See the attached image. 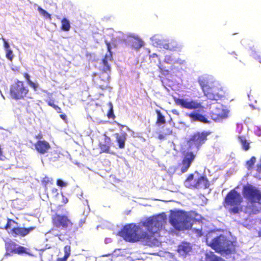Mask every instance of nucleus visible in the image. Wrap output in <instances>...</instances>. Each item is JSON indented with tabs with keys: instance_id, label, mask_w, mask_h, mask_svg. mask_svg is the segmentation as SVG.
Listing matches in <instances>:
<instances>
[{
	"instance_id": "1",
	"label": "nucleus",
	"mask_w": 261,
	"mask_h": 261,
	"mask_svg": "<svg viewBox=\"0 0 261 261\" xmlns=\"http://www.w3.org/2000/svg\"><path fill=\"white\" fill-rule=\"evenodd\" d=\"M166 219L162 216L150 217L142 222V226L151 234L143 231L138 225L134 223L124 225L118 232V235L125 241L130 243L142 242L145 245L152 246L156 239L153 234L159 232L166 223Z\"/></svg>"
},
{
	"instance_id": "2",
	"label": "nucleus",
	"mask_w": 261,
	"mask_h": 261,
	"mask_svg": "<svg viewBox=\"0 0 261 261\" xmlns=\"http://www.w3.org/2000/svg\"><path fill=\"white\" fill-rule=\"evenodd\" d=\"M198 82L204 95L210 100H218L224 95V91L220 84L209 76L198 78Z\"/></svg>"
},
{
	"instance_id": "3",
	"label": "nucleus",
	"mask_w": 261,
	"mask_h": 261,
	"mask_svg": "<svg viewBox=\"0 0 261 261\" xmlns=\"http://www.w3.org/2000/svg\"><path fill=\"white\" fill-rule=\"evenodd\" d=\"M106 43L109 54L105 55L102 59V70L100 73L99 79L96 83L97 87L101 90H105L109 87L110 80V72L111 71V66L108 63V61H112L113 60L111 44L108 41H106Z\"/></svg>"
},
{
	"instance_id": "4",
	"label": "nucleus",
	"mask_w": 261,
	"mask_h": 261,
	"mask_svg": "<svg viewBox=\"0 0 261 261\" xmlns=\"http://www.w3.org/2000/svg\"><path fill=\"white\" fill-rule=\"evenodd\" d=\"M208 245L216 252L226 254H232L236 250L234 242L223 234L214 238Z\"/></svg>"
},
{
	"instance_id": "5",
	"label": "nucleus",
	"mask_w": 261,
	"mask_h": 261,
	"mask_svg": "<svg viewBox=\"0 0 261 261\" xmlns=\"http://www.w3.org/2000/svg\"><path fill=\"white\" fill-rule=\"evenodd\" d=\"M191 219V217L186 212L182 211L171 213L169 217L170 223L178 230L190 229L192 227Z\"/></svg>"
},
{
	"instance_id": "6",
	"label": "nucleus",
	"mask_w": 261,
	"mask_h": 261,
	"mask_svg": "<svg viewBox=\"0 0 261 261\" xmlns=\"http://www.w3.org/2000/svg\"><path fill=\"white\" fill-rule=\"evenodd\" d=\"M242 202L243 198L241 194L233 189L226 194L223 205L225 208L230 207L228 211L230 214H236L242 210L241 204Z\"/></svg>"
},
{
	"instance_id": "7",
	"label": "nucleus",
	"mask_w": 261,
	"mask_h": 261,
	"mask_svg": "<svg viewBox=\"0 0 261 261\" xmlns=\"http://www.w3.org/2000/svg\"><path fill=\"white\" fill-rule=\"evenodd\" d=\"M211 134L210 131L196 132L191 135L187 141L189 149L196 148L197 150L205 143L207 137Z\"/></svg>"
},
{
	"instance_id": "8",
	"label": "nucleus",
	"mask_w": 261,
	"mask_h": 261,
	"mask_svg": "<svg viewBox=\"0 0 261 261\" xmlns=\"http://www.w3.org/2000/svg\"><path fill=\"white\" fill-rule=\"evenodd\" d=\"M29 92V89L25 83L18 80L11 85L10 87V95L15 100L23 99Z\"/></svg>"
},
{
	"instance_id": "9",
	"label": "nucleus",
	"mask_w": 261,
	"mask_h": 261,
	"mask_svg": "<svg viewBox=\"0 0 261 261\" xmlns=\"http://www.w3.org/2000/svg\"><path fill=\"white\" fill-rule=\"evenodd\" d=\"M243 194L250 203L261 204V191L256 187L252 185L244 186Z\"/></svg>"
},
{
	"instance_id": "10",
	"label": "nucleus",
	"mask_w": 261,
	"mask_h": 261,
	"mask_svg": "<svg viewBox=\"0 0 261 261\" xmlns=\"http://www.w3.org/2000/svg\"><path fill=\"white\" fill-rule=\"evenodd\" d=\"M185 184L189 188H201L206 189L210 186L209 181L203 176H200L197 178H194L193 174H190L185 180Z\"/></svg>"
},
{
	"instance_id": "11",
	"label": "nucleus",
	"mask_w": 261,
	"mask_h": 261,
	"mask_svg": "<svg viewBox=\"0 0 261 261\" xmlns=\"http://www.w3.org/2000/svg\"><path fill=\"white\" fill-rule=\"evenodd\" d=\"M51 223L54 227L64 230L70 229L73 225L71 220L65 215L55 214L51 218Z\"/></svg>"
},
{
	"instance_id": "12",
	"label": "nucleus",
	"mask_w": 261,
	"mask_h": 261,
	"mask_svg": "<svg viewBox=\"0 0 261 261\" xmlns=\"http://www.w3.org/2000/svg\"><path fill=\"white\" fill-rule=\"evenodd\" d=\"M5 249L7 252L9 253H13L18 255H32L31 253V250L29 248L19 245L12 241H9L5 243Z\"/></svg>"
},
{
	"instance_id": "13",
	"label": "nucleus",
	"mask_w": 261,
	"mask_h": 261,
	"mask_svg": "<svg viewBox=\"0 0 261 261\" xmlns=\"http://www.w3.org/2000/svg\"><path fill=\"white\" fill-rule=\"evenodd\" d=\"M174 101L176 105L189 110L203 109L204 108L200 102L196 100L176 98H174Z\"/></svg>"
},
{
	"instance_id": "14",
	"label": "nucleus",
	"mask_w": 261,
	"mask_h": 261,
	"mask_svg": "<svg viewBox=\"0 0 261 261\" xmlns=\"http://www.w3.org/2000/svg\"><path fill=\"white\" fill-rule=\"evenodd\" d=\"M195 157L196 154L192 151H188L184 154L181 162L178 164V167L182 173L188 171Z\"/></svg>"
},
{
	"instance_id": "15",
	"label": "nucleus",
	"mask_w": 261,
	"mask_h": 261,
	"mask_svg": "<svg viewBox=\"0 0 261 261\" xmlns=\"http://www.w3.org/2000/svg\"><path fill=\"white\" fill-rule=\"evenodd\" d=\"M35 228V226H30L28 228L15 227L11 230L10 233L15 238L17 237H24Z\"/></svg>"
},
{
	"instance_id": "16",
	"label": "nucleus",
	"mask_w": 261,
	"mask_h": 261,
	"mask_svg": "<svg viewBox=\"0 0 261 261\" xmlns=\"http://www.w3.org/2000/svg\"><path fill=\"white\" fill-rule=\"evenodd\" d=\"M34 146L36 151L42 154L47 153L51 148L50 144L44 140L37 141Z\"/></svg>"
},
{
	"instance_id": "17",
	"label": "nucleus",
	"mask_w": 261,
	"mask_h": 261,
	"mask_svg": "<svg viewBox=\"0 0 261 261\" xmlns=\"http://www.w3.org/2000/svg\"><path fill=\"white\" fill-rule=\"evenodd\" d=\"M192 122H200L203 123H208L210 121L208 120L205 115H202L196 111H192V112L187 114Z\"/></svg>"
},
{
	"instance_id": "18",
	"label": "nucleus",
	"mask_w": 261,
	"mask_h": 261,
	"mask_svg": "<svg viewBox=\"0 0 261 261\" xmlns=\"http://www.w3.org/2000/svg\"><path fill=\"white\" fill-rule=\"evenodd\" d=\"M191 250L192 246L190 243L186 242H182L179 244L177 249L179 254L184 257H186Z\"/></svg>"
},
{
	"instance_id": "19",
	"label": "nucleus",
	"mask_w": 261,
	"mask_h": 261,
	"mask_svg": "<svg viewBox=\"0 0 261 261\" xmlns=\"http://www.w3.org/2000/svg\"><path fill=\"white\" fill-rule=\"evenodd\" d=\"M114 136L116 138V142L118 144V147L120 149L124 148L127 137V133L126 132H122L121 134L117 133L114 134Z\"/></svg>"
},
{
	"instance_id": "20",
	"label": "nucleus",
	"mask_w": 261,
	"mask_h": 261,
	"mask_svg": "<svg viewBox=\"0 0 261 261\" xmlns=\"http://www.w3.org/2000/svg\"><path fill=\"white\" fill-rule=\"evenodd\" d=\"M129 43L130 48L136 50L139 49L144 45L143 41L138 37H133L129 41Z\"/></svg>"
},
{
	"instance_id": "21",
	"label": "nucleus",
	"mask_w": 261,
	"mask_h": 261,
	"mask_svg": "<svg viewBox=\"0 0 261 261\" xmlns=\"http://www.w3.org/2000/svg\"><path fill=\"white\" fill-rule=\"evenodd\" d=\"M110 143L111 139L109 137H106L105 140V143H100L99 147L100 150V153H110Z\"/></svg>"
},
{
	"instance_id": "22",
	"label": "nucleus",
	"mask_w": 261,
	"mask_h": 261,
	"mask_svg": "<svg viewBox=\"0 0 261 261\" xmlns=\"http://www.w3.org/2000/svg\"><path fill=\"white\" fill-rule=\"evenodd\" d=\"M238 140L245 151H247L250 148V142L247 140L244 136H239Z\"/></svg>"
},
{
	"instance_id": "23",
	"label": "nucleus",
	"mask_w": 261,
	"mask_h": 261,
	"mask_svg": "<svg viewBox=\"0 0 261 261\" xmlns=\"http://www.w3.org/2000/svg\"><path fill=\"white\" fill-rule=\"evenodd\" d=\"M64 255L62 258H58L56 261H67L71 254L70 245H66L64 248Z\"/></svg>"
},
{
	"instance_id": "24",
	"label": "nucleus",
	"mask_w": 261,
	"mask_h": 261,
	"mask_svg": "<svg viewBox=\"0 0 261 261\" xmlns=\"http://www.w3.org/2000/svg\"><path fill=\"white\" fill-rule=\"evenodd\" d=\"M155 112L157 115L155 124L159 126L165 124L166 123V119L165 116L161 113V111L159 110H156Z\"/></svg>"
},
{
	"instance_id": "25",
	"label": "nucleus",
	"mask_w": 261,
	"mask_h": 261,
	"mask_svg": "<svg viewBox=\"0 0 261 261\" xmlns=\"http://www.w3.org/2000/svg\"><path fill=\"white\" fill-rule=\"evenodd\" d=\"M61 29L62 30L66 32H67L70 30L71 26L69 20L68 19L66 18H63L61 20Z\"/></svg>"
},
{
	"instance_id": "26",
	"label": "nucleus",
	"mask_w": 261,
	"mask_h": 261,
	"mask_svg": "<svg viewBox=\"0 0 261 261\" xmlns=\"http://www.w3.org/2000/svg\"><path fill=\"white\" fill-rule=\"evenodd\" d=\"M206 261H225L222 257L217 256L213 252L206 255Z\"/></svg>"
},
{
	"instance_id": "27",
	"label": "nucleus",
	"mask_w": 261,
	"mask_h": 261,
	"mask_svg": "<svg viewBox=\"0 0 261 261\" xmlns=\"http://www.w3.org/2000/svg\"><path fill=\"white\" fill-rule=\"evenodd\" d=\"M38 10L40 14L42 15L45 19H48L49 20H51V15L49 14L46 11L40 7L38 8Z\"/></svg>"
},
{
	"instance_id": "28",
	"label": "nucleus",
	"mask_w": 261,
	"mask_h": 261,
	"mask_svg": "<svg viewBox=\"0 0 261 261\" xmlns=\"http://www.w3.org/2000/svg\"><path fill=\"white\" fill-rule=\"evenodd\" d=\"M109 110L107 113V116L109 119H114L116 117L113 110V106L111 102L109 103Z\"/></svg>"
},
{
	"instance_id": "29",
	"label": "nucleus",
	"mask_w": 261,
	"mask_h": 261,
	"mask_svg": "<svg viewBox=\"0 0 261 261\" xmlns=\"http://www.w3.org/2000/svg\"><path fill=\"white\" fill-rule=\"evenodd\" d=\"M52 179H50L49 177H47V176H45L44 177H43L41 180V183H42V185H43V186L45 188H47V186L48 184H51L52 182Z\"/></svg>"
},
{
	"instance_id": "30",
	"label": "nucleus",
	"mask_w": 261,
	"mask_h": 261,
	"mask_svg": "<svg viewBox=\"0 0 261 261\" xmlns=\"http://www.w3.org/2000/svg\"><path fill=\"white\" fill-rule=\"evenodd\" d=\"M159 68L160 69V72H161L164 75H168L169 73V70L168 68H167L166 67L164 66V65L160 63L159 65Z\"/></svg>"
},
{
	"instance_id": "31",
	"label": "nucleus",
	"mask_w": 261,
	"mask_h": 261,
	"mask_svg": "<svg viewBox=\"0 0 261 261\" xmlns=\"http://www.w3.org/2000/svg\"><path fill=\"white\" fill-rule=\"evenodd\" d=\"M15 223H16V222L14 220L8 218L7 222L5 226L3 228L7 230L10 228L11 226Z\"/></svg>"
},
{
	"instance_id": "32",
	"label": "nucleus",
	"mask_w": 261,
	"mask_h": 261,
	"mask_svg": "<svg viewBox=\"0 0 261 261\" xmlns=\"http://www.w3.org/2000/svg\"><path fill=\"white\" fill-rule=\"evenodd\" d=\"M255 158L254 156H252L250 159L247 162V165L248 166V168H251L255 162Z\"/></svg>"
},
{
	"instance_id": "33",
	"label": "nucleus",
	"mask_w": 261,
	"mask_h": 261,
	"mask_svg": "<svg viewBox=\"0 0 261 261\" xmlns=\"http://www.w3.org/2000/svg\"><path fill=\"white\" fill-rule=\"evenodd\" d=\"M6 57L10 61H12L13 57V52L11 49L6 50Z\"/></svg>"
},
{
	"instance_id": "34",
	"label": "nucleus",
	"mask_w": 261,
	"mask_h": 261,
	"mask_svg": "<svg viewBox=\"0 0 261 261\" xmlns=\"http://www.w3.org/2000/svg\"><path fill=\"white\" fill-rule=\"evenodd\" d=\"M56 230V229L51 228L50 230V232H51L53 234H54L55 236L57 237L59 240H63L61 238L62 234L61 233H55L54 232Z\"/></svg>"
},
{
	"instance_id": "35",
	"label": "nucleus",
	"mask_w": 261,
	"mask_h": 261,
	"mask_svg": "<svg viewBox=\"0 0 261 261\" xmlns=\"http://www.w3.org/2000/svg\"><path fill=\"white\" fill-rule=\"evenodd\" d=\"M29 85L32 87L33 88V89L35 90V91H36L38 87V84H37V83H34L33 82H32V81H30V83H28Z\"/></svg>"
},
{
	"instance_id": "36",
	"label": "nucleus",
	"mask_w": 261,
	"mask_h": 261,
	"mask_svg": "<svg viewBox=\"0 0 261 261\" xmlns=\"http://www.w3.org/2000/svg\"><path fill=\"white\" fill-rule=\"evenodd\" d=\"M6 159V156L3 152V149L0 145V161H3Z\"/></svg>"
},
{
	"instance_id": "37",
	"label": "nucleus",
	"mask_w": 261,
	"mask_h": 261,
	"mask_svg": "<svg viewBox=\"0 0 261 261\" xmlns=\"http://www.w3.org/2000/svg\"><path fill=\"white\" fill-rule=\"evenodd\" d=\"M57 184L58 186L60 187H65L66 185V184L64 182L63 180L58 179L57 180Z\"/></svg>"
},
{
	"instance_id": "38",
	"label": "nucleus",
	"mask_w": 261,
	"mask_h": 261,
	"mask_svg": "<svg viewBox=\"0 0 261 261\" xmlns=\"http://www.w3.org/2000/svg\"><path fill=\"white\" fill-rule=\"evenodd\" d=\"M3 40L4 41V46L5 48L6 49V50H7L10 49L9 43L7 41H6V40L4 38H3Z\"/></svg>"
},
{
	"instance_id": "39",
	"label": "nucleus",
	"mask_w": 261,
	"mask_h": 261,
	"mask_svg": "<svg viewBox=\"0 0 261 261\" xmlns=\"http://www.w3.org/2000/svg\"><path fill=\"white\" fill-rule=\"evenodd\" d=\"M23 75L24 77L27 80L28 83H30V81H31V80H30V76L29 75V74L28 73H26V72L24 73Z\"/></svg>"
},
{
	"instance_id": "40",
	"label": "nucleus",
	"mask_w": 261,
	"mask_h": 261,
	"mask_svg": "<svg viewBox=\"0 0 261 261\" xmlns=\"http://www.w3.org/2000/svg\"><path fill=\"white\" fill-rule=\"evenodd\" d=\"M43 135L42 134V133L40 132L37 135H36L35 136V138L36 139H38V140H41V139L43 138Z\"/></svg>"
},
{
	"instance_id": "41",
	"label": "nucleus",
	"mask_w": 261,
	"mask_h": 261,
	"mask_svg": "<svg viewBox=\"0 0 261 261\" xmlns=\"http://www.w3.org/2000/svg\"><path fill=\"white\" fill-rule=\"evenodd\" d=\"M53 108L55 109L58 113H61L62 112L61 108L56 105Z\"/></svg>"
},
{
	"instance_id": "42",
	"label": "nucleus",
	"mask_w": 261,
	"mask_h": 261,
	"mask_svg": "<svg viewBox=\"0 0 261 261\" xmlns=\"http://www.w3.org/2000/svg\"><path fill=\"white\" fill-rule=\"evenodd\" d=\"M47 105L51 107H53L55 105L54 104V101L52 99H49L47 101Z\"/></svg>"
},
{
	"instance_id": "43",
	"label": "nucleus",
	"mask_w": 261,
	"mask_h": 261,
	"mask_svg": "<svg viewBox=\"0 0 261 261\" xmlns=\"http://www.w3.org/2000/svg\"><path fill=\"white\" fill-rule=\"evenodd\" d=\"M62 203L64 204H66L68 201V199L65 196H64L63 195H62Z\"/></svg>"
},
{
	"instance_id": "44",
	"label": "nucleus",
	"mask_w": 261,
	"mask_h": 261,
	"mask_svg": "<svg viewBox=\"0 0 261 261\" xmlns=\"http://www.w3.org/2000/svg\"><path fill=\"white\" fill-rule=\"evenodd\" d=\"M60 117L64 121L67 120V116L65 114H60Z\"/></svg>"
},
{
	"instance_id": "45",
	"label": "nucleus",
	"mask_w": 261,
	"mask_h": 261,
	"mask_svg": "<svg viewBox=\"0 0 261 261\" xmlns=\"http://www.w3.org/2000/svg\"><path fill=\"white\" fill-rule=\"evenodd\" d=\"M195 232L198 234V236H201L202 235V231L201 229H195Z\"/></svg>"
},
{
	"instance_id": "46",
	"label": "nucleus",
	"mask_w": 261,
	"mask_h": 261,
	"mask_svg": "<svg viewBox=\"0 0 261 261\" xmlns=\"http://www.w3.org/2000/svg\"><path fill=\"white\" fill-rule=\"evenodd\" d=\"M172 133V132L170 129H168L167 130V132L165 133L166 135H171Z\"/></svg>"
},
{
	"instance_id": "47",
	"label": "nucleus",
	"mask_w": 261,
	"mask_h": 261,
	"mask_svg": "<svg viewBox=\"0 0 261 261\" xmlns=\"http://www.w3.org/2000/svg\"><path fill=\"white\" fill-rule=\"evenodd\" d=\"M115 123L119 126H120V127H124L125 125H122L121 124H120L119 123L117 122H115Z\"/></svg>"
},
{
	"instance_id": "48",
	"label": "nucleus",
	"mask_w": 261,
	"mask_h": 261,
	"mask_svg": "<svg viewBox=\"0 0 261 261\" xmlns=\"http://www.w3.org/2000/svg\"><path fill=\"white\" fill-rule=\"evenodd\" d=\"M115 123L119 126H120V127H124L125 125H122L121 124H120L119 123L117 122H115Z\"/></svg>"
},
{
	"instance_id": "49",
	"label": "nucleus",
	"mask_w": 261,
	"mask_h": 261,
	"mask_svg": "<svg viewBox=\"0 0 261 261\" xmlns=\"http://www.w3.org/2000/svg\"><path fill=\"white\" fill-rule=\"evenodd\" d=\"M259 211L258 209H256L254 211H253V213L254 214H257L258 213Z\"/></svg>"
},
{
	"instance_id": "50",
	"label": "nucleus",
	"mask_w": 261,
	"mask_h": 261,
	"mask_svg": "<svg viewBox=\"0 0 261 261\" xmlns=\"http://www.w3.org/2000/svg\"><path fill=\"white\" fill-rule=\"evenodd\" d=\"M164 47L166 49H170L168 44H165Z\"/></svg>"
},
{
	"instance_id": "51",
	"label": "nucleus",
	"mask_w": 261,
	"mask_h": 261,
	"mask_svg": "<svg viewBox=\"0 0 261 261\" xmlns=\"http://www.w3.org/2000/svg\"><path fill=\"white\" fill-rule=\"evenodd\" d=\"M159 138L160 139H163L164 138V136L163 135H160L159 136Z\"/></svg>"
},
{
	"instance_id": "52",
	"label": "nucleus",
	"mask_w": 261,
	"mask_h": 261,
	"mask_svg": "<svg viewBox=\"0 0 261 261\" xmlns=\"http://www.w3.org/2000/svg\"><path fill=\"white\" fill-rule=\"evenodd\" d=\"M4 129L3 127L0 126V130H3Z\"/></svg>"
},
{
	"instance_id": "53",
	"label": "nucleus",
	"mask_w": 261,
	"mask_h": 261,
	"mask_svg": "<svg viewBox=\"0 0 261 261\" xmlns=\"http://www.w3.org/2000/svg\"><path fill=\"white\" fill-rule=\"evenodd\" d=\"M220 117L221 118H222L225 117V116H220Z\"/></svg>"
}]
</instances>
